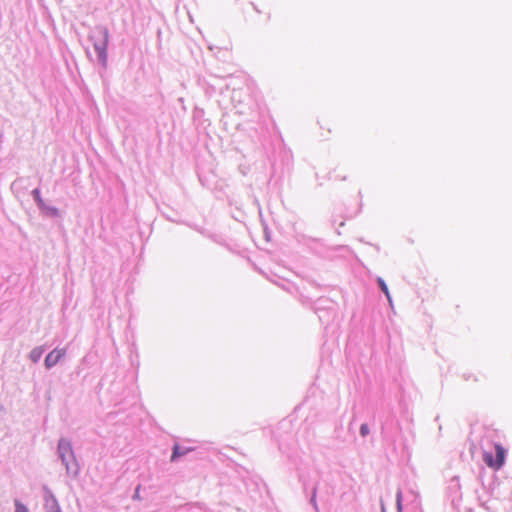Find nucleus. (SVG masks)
Here are the masks:
<instances>
[{
	"label": "nucleus",
	"mask_w": 512,
	"mask_h": 512,
	"mask_svg": "<svg viewBox=\"0 0 512 512\" xmlns=\"http://www.w3.org/2000/svg\"><path fill=\"white\" fill-rule=\"evenodd\" d=\"M400 498H401V493H398L397 495V500H398V506L400 507Z\"/></svg>",
	"instance_id": "obj_13"
},
{
	"label": "nucleus",
	"mask_w": 512,
	"mask_h": 512,
	"mask_svg": "<svg viewBox=\"0 0 512 512\" xmlns=\"http://www.w3.org/2000/svg\"><path fill=\"white\" fill-rule=\"evenodd\" d=\"M378 283H379V286H380L381 290H382V291L384 292V294L386 295L387 299H388L389 301H391L390 293H389L388 287H387V285L385 284V282H384L381 278H379V279H378Z\"/></svg>",
	"instance_id": "obj_7"
},
{
	"label": "nucleus",
	"mask_w": 512,
	"mask_h": 512,
	"mask_svg": "<svg viewBox=\"0 0 512 512\" xmlns=\"http://www.w3.org/2000/svg\"><path fill=\"white\" fill-rule=\"evenodd\" d=\"M496 458L491 453L485 452L483 460L487 466L495 470H499L505 461V449L500 444H495Z\"/></svg>",
	"instance_id": "obj_3"
},
{
	"label": "nucleus",
	"mask_w": 512,
	"mask_h": 512,
	"mask_svg": "<svg viewBox=\"0 0 512 512\" xmlns=\"http://www.w3.org/2000/svg\"><path fill=\"white\" fill-rule=\"evenodd\" d=\"M360 434L365 437L366 435L369 434V427L367 424H362L361 427H360Z\"/></svg>",
	"instance_id": "obj_10"
},
{
	"label": "nucleus",
	"mask_w": 512,
	"mask_h": 512,
	"mask_svg": "<svg viewBox=\"0 0 512 512\" xmlns=\"http://www.w3.org/2000/svg\"><path fill=\"white\" fill-rule=\"evenodd\" d=\"M33 196H34V199L36 200L37 204L40 206V207H43L44 206V201L43 199L41 198V195H40V191L39 189H34L33 192H32Z\"/></svg>",
	"instance_id": "obj_8"
},
{
	"label": "nucleus",
	"mask_w": 512,
	"mask_h": 512,
	"mask_svg": "<svg viewBox=\"0 0 512 512\" xmlns=\"http://www.w3.org/2000/svg\"><path fill=\"white\" fill-rule=\"evenodd\" d=\"M16 512H28L27 507L19 501L15 502Z\"/></svg>",
	"instance_id": "obj_9"
},
{
	"label": "nucleus",
	"mask_w": 512,
	"mask_h": 512,
	"mask_svg": "<svg viewBox=\"0 0 512 512\" xmlns=\"http://www.w3.org/2000/svg\"><path fill=\"white\" fill-rule=\"evenodd\" d=\"M42 353H43L42 348H35L34 350H32V352L30 354V358L32 359L33 362H37L40 359Z\"/></svg>",
	"instance_id": "obj_6"
},
{
	"label": "nucleus",
	"mask_w": 512,
	"mask_h": 512,
	"mask_svg": "<svg viewBox=\"0 0 512 512\" xmlns=\"http://www.w3.org/2000/svg\"><path fill=\"white\" fill-rule=\"evenodd\" d=\"M49 512H61V511L57 506H55V507H52Z\"/></svg>",
	"instance_id": "obj_12"
},
{
	"label": "nucleus",
	"mask_w": 512,
	"mask_h": 512,
	"mask_svg": "<svg viewBox=\"0 0 512 512\" xmlns=\"http://www.w3.org/2000/svg\"><path fill=\"white\" fill-rule=\"evenodd\" d=\"M49 211H50L53 215H58V209H57V208H49Z\"/></svg>",
	"instance_id": "obj_11"
},
{
	"label": "nucleus",
	"mask_w": 512,
	"mask_h": 512,
	"mask_svg": "<svg viewBox=\"0 0 512 512\" xmlns=\"http://www.w3.org/2000/svg\"><path fill=\"white\" fill-rule=\"evenodd\" d=\"M58 450L67 471L69 473L76 474L78 472V465L75 461L71 443L66 440H60Z\"/></svg>",
	"instance_id": "obj_2"
},
{
	"label": "nucleus",
	"mask_w": 512,
	"mask_h": 512,
	"mask_svg": "<svg viewBox=\"0 0 512 512\" xmlns=\"http://www.w3.org/2000/svg\"><path fill=\"white\" fill-rule=\"evenodd\" d=\"M192 450H193L192 448L181 450L180 446L178 444H175L174 447H173V453H172V456H171V461H175L180 456H183V455H185L186 453H188V452H190Z\"/></svg>",
	"instance_id": "obj_5"
},
{
	"label": "nucleus",
	"mask_w": 512,
	"mask_h": 512,
	"mask_svg": "<svg viewBox=\"0 0 512 512\" xmlns=\"http://www.w3.org/2000/svg\"><path fill=\"white\" fill-rule=\"evenodd\" d=\"M91 39L94 42V48L98 53L99 61L106 65L107 63V45H108V31L104 28H97L91 34Z\"/></svg>",
	"instance_id": "obj_1"
},
{
	"label": "nucleus",
	"mask_w": 512,
	"mask_h": 512,
	"mask_svg": "<svg viewBox=\"0 0 512 512\" xmlns=\"http://www.w3.org/2000/svg\"><path fill=\"white\" fill-rule=\"evenodd\" d=\"M66 351L64 349H55L51 351L45 358V366L47 368H51L56 365L59 360L65 355Z\"/></svg>",
	"instance_id": "obj_4"
}]
</instances>
